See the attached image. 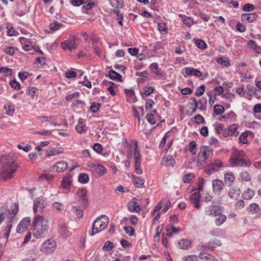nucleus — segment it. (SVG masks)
Wrapping results in <instances>:
<instances>
[{
    "mask_svg": "<svg viewBox=\"0 0 261 261\" xmlns=\"http://www.w3.org/2000/svg\"><path fill=\"white\" fill-rule=\"evenodd\" d=\"M2 156L4 158L1 163L3 166L1 170L0 177L6 181L13 177V175L17 170L18 166L14 161H9L10 155L2 154Z\"/></svg>",
    "mask_w": 261,
    "mask_h": 261,
    "instance_id": "1",
    "label": "nucleus"
},
{
    "mask_svg": "<svg viewBox=\"0 0 261 261\" xmlns=\"http://www.w3.org/2000/svg\"><path fill=\"white\" fill-rule=\"evenodd\" d=\"M44 218L40 215H36L32 222V226L34 227L33 236L36 239H40L45 237L48 233L49 225L47 221L43 223Z\"/></svg>",
    "mask_w": 261,
    "mask_h": 261,
    "instance_id": "2",
    "label": "nucleus"
},
{
    "mask_svg": "<svg viewBox=\"0 0 261 261\" xmlns=\"http://www.w3.org/2000/svg\"><path fill=\"white\" fill-rule=\"evenodd\" d=\"M109 218L106 215H101L100 217H97L94 221L92 228L89 231L90 236H93L100 231L104 230L107 226Z\"/></svg>",
    "mask_w": 261,
    "mask_h": 261,
    "instance_id": "3",
    "label": "nucleus"
},
{
    "mask_svg": "<svg viewBox=\"0 0 261 261\" xmlns=\"http://www.w3.org/2000/svg\"><path fill=\"white\" fill-rule=\"evenodd\" d=\"M78 44V38L75 35H70L68 39L61 42V47L64 50L68 49L71 51L76 48Z\"/></svg>",
    "mask_w": 261,
    "mask_h": 261,
    "instance_id": "4",
    "label": "nucleus"
},
{
    "mask_svg": "<svg viewBox=\"0 0 261 261\" xmlns=\"http://www.w3.org/2000/svg\"><path fill=\"white\" fill-rule=\"evenodd\" d=\"M56 242L52 239H49L45 241L41 245V250L45 253H51L56 249Z\"/></svg>",
    "mask_w": 261,
    "mask_h": 261,
    "instance_id": "5",
    "label": "nucleus"
},
{
    "mask_svg": "<svg viewBox=\"0 0 261 261\" xmlns=\"http://www.w3.org/2000/svg\"><path fill=\"white\" fill-rule=\"evenodd\" d=\"M223 210V207L212 204L211 206H208L205 208V214L208 216H217L221 215Z\"/></svg>",
    "mask_w": 261,
    "mask_h": 261,
    "instance_id": "6",
    "label": "nucleus"
},
{
    "mask_svg": "<svg viewBox=\"0 0 261 261\" xmlns=\"http://www.w3.org/2000/svg\"><path fill=\"white\" fill-rule=\"evenodd\" d=\"M224 167L222 162L219 160H215L211 163L207 165L206 172L212 174L213 172L218 171L221 167Z\"/></svg>",
    "mask_w": 261,
    "mask_h": 261,
    "instance_id": "7",
    "label": "nucleus"
},
{
    "mask_svg": "<svg viewBox=\"0 0 261 261\" xmlns=\"http://www.w3.org/2000/svg\"><path fill=\"white\" fill-rule=\"evenodd\" d=\"M245 158H247V157L244 151L235 149L231 154L229 163L231 164Z\"/></svg>",
    "mask_w": 261,
    "mask_h": 261,
    "instance_id": "8",
    "label": "nucleus"
},
{
    "mask_svg": "<svg viewBox=\"0 0 261 261\" xmlns=\"http://www.w3.org/2000/svg\"><path fill=\"white\" fill-rule=\"evenodd\" d=\"M18 211V205L15 204L13 208L10 210H7L5 212H2L5 214V218L6 217L8 220V223H12L15 215Z\"/></svg>",
    "mask_w": 261,
    "mask_h": 261,
    "instance_id": "9",
    "label": "nucleus"
},
{
    "mask_svg": "<svg viewBox=\"0 0 261 261\" xmlns=\"http://www.w3.org/2000/svg\"><path fill=\"white\" fill-rule=\"evenodd\" d=\"M19 41L22 48L27 51L31 50L35 44L34 41H32L31 39H27L24 37L19 38Z\"/></svg>",
    "mask_w": 261,
    "mask_h": 261,
    "instance_id": "10",
    "label": "nucleus"
},
{
    "mask_svg": "<svg viewBox=\"0 0 261 261\" xmlns=\"http://www.w3.org/2000/svg\"><path fill=\"white\" fill-rule=\"evenodd\" d=\"M31 223V218L29 217L23 218L18 224L16 228V231L17 233H22L25 231L28 226Z\"/></svg>",
    "mask_w": 261,
    "mask_h": 261,
    "instance_id": "11",
    "label": "nucleus"
},
{
    "mask_svg": "<svg viewBox=\"0 0 261 261\" xmlns=\"http://www.w3.org/2000/svg\"><path fill=\"white\" fill-rule=\"evenodd\" d=\"M224 186L223 182L220 179H216L212 181L213 192L218 195L221 194Z\"/></svg>",
    "mask_w": 261,
    "mask_h": 261,
    "instance_id": "12",
    "label": "nucleus"
},
{
    "mask_svg": "<svg viewBox=\"0 0 261 261\" xmlns=\"http://www.w3.org/2000/svg\"><path fill=\"white\" fill-rule=\"evenodd\" d=\"M247 212L251 214H257L256 217L261 218V207L256 203H253L248 207Z\"/></svg>",
    "mask_w": 261,
    "mask_h": 261,
    "instance_id": "13",
    "label": "nucleus"
},
{
    "mask_svg": "<svg viewBox=\"0 0 261 261\" xmlns=\"http://www.w3.org/2000/svg\"><path fill=\"white\" fill-rule=\"evenodd\" d=\"M200 152L204 161L211 158L213 155V149L208 146H202L201 148Z\"/></svg>",
    "mask_w": 261,
    "mask_h": 261,
    "instance_id": "14",
    "label": "nucleus"
},
{
    "mask_svg": "<svg viewBox=\"0 0 261 261\" xmlns=\"http://www.w3.org/2000/svg\"><path fill=\"white\" fill-rule=\"evenodd\" d=\"M200 194L199 192H196L192 194L190 197L191 202L193 203L195 208L199 209L201 207L200 204Z\"/></svg>",
    "mask_w": 261,
    "mask_h": 261,
    "instance_id": "15",
    "label": "nucleus"
},
{
    "mask_svg": "<svg viewBox=\"0 0 261 261\" xmlns=\"http://www.w3.org/2000/svg\"><path fill=\"white\" fill-rule=\"evenodd\" d=\"M72 182V177L70 174L64 176L61 181V186L64 190H69Z\"/></svg>",
    "mask_w": 261,
    "mask_h": 261,
    "instance_id": "16",
    "label": "nucleus"
},
{
    "mask_svg": "<svg viewBox=\"0 0 261 261\" xmlns=\"http://www.w3.org/2000/svg\"><path fill=\"white\" fill-rule=\"evenodd\" d=\"M258 17L256 13H244L241 15V20L245 22H252Z\"/></svg>",
    "mask_w": 261,
    "mask_h": 261,
    "instance_id": "17",
    "label": "nucleus"
},
{
    "mask_svg": "<svg viewBox=\"0 0 261 261\" xmlns=\"http://www.w3.org/2000/svg\"><path fill=\"white\" fill-rule=\"evenodd\" d=\"M59 228V231L63 238H67L69 236V231L66 224L62 220H60L58 224Z\"/></svg>",
    "mask_w": 261,
    "mask_h": 261,
    "instance_id": "18",
    "label": "nucleus"
},
{
    "mask_svg": "<svg viewBox=\"0 0 261 261\" xmlns=\"http://www.w3.org/2000/svg\"><path fill=\"white\" fill-rule=\"evenodd\" d=\"M45 207V204L41 202L40 197H37L34 200L33 209L35 214L39 211H41L42 213Z\"/></svg>",
    "mask_w": 261,
    "mask_h": 261,
    "instance_id": "19",
    "label": "nucleus"
},
{
    "mask_svg": "<svg viewBox=\"0 0 261 261\" xmlns=\"http://www.w3.org/2000/svg\"><path fill=\"white\" fill-rule=\"evenodd\" d=\"M67 163L63 161H59L56 163V165L53 166V168L55 169L57 172L61 173L64 172L67 168Z\"/></svg>",
    "mask_w": 261,
    "mask_h": 261,
    "instance_id": "20",
    "label": "nucleus"
},
{
    "mask_svg": "<svg viewBox=\"0 0 261 261\" xmlns=\"http://www.w3.org/2000/svg\"><path fill=\"white\" fill-rule=\"evenodd\" d=\"M241 191L240 189L237 187H233L230 189L228 192L229 197L234 200H237L241 194Z\"/></svg>",
    "mask_w": 261,
    "mask_h": 261,
    "instance_id": "21",
    "label": "nucleus"
},
{
    "mask_svg": "<svg viewBox=\"0 0 261 261\" xmlns=\"http://www.w3.org/2000/svg\"><path fill=\"white\" fill-rule=\"evenodd\" d=\"M98 176H101L107 173V168L101 164L97 163L93 166Z\"/></svg>",
    "mask_w": 261,
    "mask_h": 261,
    "instance_id": "22",
    "label": "nucleus"
},
{
    "mask_svg": "<svg viewBox=\"0 0 261 261\" xmlns=\"http://www.w3.org/2000/svg\"><path fill=\"white\" fill-rule=\"evenodd\" d=\"M186 73L187 75H194L196 77H199L202 76V72L198 69L193 67L185 68Z\"/></svg>",
    "mask_w": 261,
    "mask_h": 261,
    "instance_id": "23",
    "label": "nucleus"
},
{
    "mask_svg": "<svg viewBox=\"0 0 261 261\" xmlns=\"http://www.w3.org/2000/svg\"><path fill=\"white\" fill-rule=\"evenodd\" d=\"M190 100L191 102H189L188 104L190 105H194V107L192 109V111L190 112L189 111H187L186 112V114L188 116H192L193 114H195L198 108V102L196 98L195 97L191 98Z\"/></svg>",
    "mask_w": 261,
    "mask_h": 261,
    "instance_id": "24",
    "label": "nucleus"
},
{
    "mask_svg": "<svg viewBox=\"0 0 261 261\" xmlns=\"http://www.w3.org/2000/svg\"><path fill=\"white\" fill-rule=\"evenodd\" d=\"M166 44L164 41H158L154 45L153 50L161 54L164 55V45Z\"/></svg>",
    "mask_w": 261,
    "mask_h": 261,
    "instance_id": "25",
    "label": "nucleus"
},
{
    "mask_svg": "<svg viewBox=\"0 0 261 261\" xmlns=\"http://www.w3.org/2000/svg\"><path fill=\"white\" fill-rule=\"evenodd\" d=\"M108 75L110 79L113 81L120 82L122 81L121 75L113 70L109 71Z\"/></svg>",
    "mask_w": 261,
    "mask_h": 261,
    "instance_id": "26",
    "label": "nucleus"
},
{
    "mask_svg": "<svg viewBox=\"0 0 261 261\" xmlns=\"http://www.w3.org/2000/svg\"><path fill=\"white\" fill-rule=\"evenodd\" d=\"M250 161L247 159L245 158L242 160L236 162L234 163L231 164L232 166H240L249 167L251 165Z\"/></svg>",
    "mask_w": 261,
    "mask_h": 261,
    "instance_id": "27",
    "label": "nucleus"
},
{
    "mask_svg": "<svg viewBox=\"0 0 261 261\" xmlns=\"http://www.w3.org/2000/svg\"><path fill=\"white\" fill-rule=\"evenodd\" d=\"M191 247V242L187 239H181L178 242V247L181 249H188Z\"/></svg>",
    "mask_w": 261,
    "mask_h": 261,
    "instance_id": "28",
    "label": "nucleus"
},
{
    "mask_svg": "<svg viewBox=\"0 0 261 261\" xmlns=\"http://www.w3.org/2000/svg\"><path fill=\"white\" fill-rule=\"evenodd\" d=\"M224 178L225 184L228 186H230L235 180L234 174L232 172L225 174Z\"/></svg>",
    "mask_w": 261,
    "mask_h": 261,
    "instance_id": "29",
    "label": "nucleus"
},
{
    "mask_svg": "<svg viewBox=\"0 0 261 261\" xmlns=\"http://www.w3.org/2000/svg\"><path fill=\"white\" fill-rule=\"evenodd\" d=\"M207 249L208 250H213L215 248L221 245V241L219 239H215L210 241L207 243Z\"/></svg>",
    "mask_w": 261,
    "mask_h": 261,
    "instance_id": "30",
    "label": "nucleus"
},
{
    "mask_svg": "<svg viewBox=\"0 0 261 261\" xmlns=\"http://www.w3.org/2000/svg\"><path fill=\"white\" fill-rule=\"evenodd\" d=\"M154 88L151 86H145L144 88V91H140V94L143 99H145L147 96L150 95L154 91Z\"/></svg>",
    "mask_w": 261,
    "mask_h": 261,
    "instance_id": "31",
    "label": "nucleus"
},
{
    "mask_svg": "<svg viewBox=\"0 0 261 261\" xmlns=\"http://www.w3.org/2000/svg\"><path fill=\"white\" fill-rule=\"evenodd\" d=\"M128 209L131 212L138 213L140 210V205L135 201H130L128 204Z\"/></svg>",
    "mask_w": 261,
    "mask_h": 261,
    "instance_id": "32",
    "label": "nucleus"
},
{
    "mask_svg": "<svg viewBox=\"0 0 261 261\" xmlns=\"http://www.w3.org/2000/svg\"><path fill=\"white\" fill-rule=\"evenodd\" d=\"M28 12V11L27 10L26 5L23 4L22 5H20L18 8L17 10L15 11V14L16 15L21 17L25 14H26Z\"/></svg>",
    "mask_w": 261,
    "mask_h": 261,
    "instance_id": "33",
    "label": "nucleus"
},
{
    "mask_svg": "<svg viewBox=\"0 0 261 261\" xmlns=\"http://www.w3.org/2000/svg\"><path fill=\"white\" fill-rule=\"evenodd\" d=\"M134 157L135 163L141 162V155L138 148V143L137 141L135 142Z\"/></svg>",
    "mask_w": 261,
    "mask_h": 261,
    "instance_id": "34",
    "label": "nucleus"
},
{
    "mask_svg": "<svg viewBox=\"0 0 261 261\" xmlns=\"http://www.w3.org/2000/svg\"><path fill=\"white\" fill-rule=\"evenodd\" d=\"M248 45L258 54H261V46H258L255 41L253 40H249L247 42Z\"/></svg>",
    "mask_w": 261,
    "mask_h": 261,
    "instance_id": "35",
    "label": "nucleus"
},
{
    "mask_svg": "<svg viewBox=\"0 0 261 261\" xmlns=\"http://www.w3.org/2000/svg\"><path fill=\"white\" fill-rule=\"evenodd\" d=\"M198 256L200 258L205 259L207 261H217V258L214 256L204 252H200Z\"/></svg>",
    "mask_w": 261,
    "mask_h": 261,
    "instance_id": "36",
    "label": "nucleus"
},
{
    "mask_svg": "<svg viewBox=\"0 0 261 261\" xmlns=\"http://www.w3.org/2000/svg\"><path fill=\"white\" fill-rule=\"evenodd\" d=\"M52 210L54 212L59 213L64 210L63 204L59 202H55L51 205Z\"/></svg>",
    "mask_w": 261,
    "mask_h": 261,
    "instance_id": "37",
    "label": "nucleus"
},
{
    "mask_svg": "<svg viewBox=\"0 0 261 261\" xmlns=\"http://www.w3.org/2000/svg\"><path fill=\"white\" fill-rule=\"evenodd\" d=\"M6 114L9 116H12L15 112V106L11 103H8L4 107Z\"/></svg>",
    "mask_w": 261,
    "mask_h": 261,
    "instance_id": "38",
    "label": "nucleus"
},
{
    "mask_svg": "<svg viewBox=\"0 0 261 261\" xmlns=\"http://www.w3.org/2000/svg\"><path fill=\"white\" fill-rule=\"evenodd\" d=\"M111 5L116 8H122L124 7L123 0H109Z\"/></svg>",
    "mask_w": 261,
    "mask_h": 261,
    "instance_id": "39",
    "label": "nucleus"
},
{
    "mask_svg": "<svg viewBox=\"0 0 261 261\" xmlns=\"http://www.w3.org/2000/svg\"><path fill=\"white\" fill-rule=\"evenodd\" d=\"M254 195V192L250 189L243 192L242 194V197L245 200L251 199Z\"/></svg>",
    "mask_w": 261,
    "mask_h": 261,
    "instance_id": "40",
    "label": "nucleus"
},
{
    "mask_svg": "<svg viewBox=\"0 0 261 261\" xmlns=\"http://www.w3.org/2000/svg\"><path fill=\"white\" fill-rule=\"evenodd\" d=\"M218 216L215 220V224L217 226H220L226 221L227 217L223 214L218 215Z\"/></svg>",
    "mask_w": 261,
    "mask_h": 261,
    "instance_id": "41",
    "label": "nucleus"
},
{
    "mask_svg": "<svg viewBox=\"0 0 261 261\" xmlns=\"http://www.w3.org/2000/svg\"><path fill=\"white\" fill-rule=\"evenodd\" d=\"M89 180V177L87 173H81L78 176V181L82 184H87Z\"/></svg>",
    "mask_w": 261,
    "mask_h": 261,
    "instance_id": "42",
    "label": "nucleus"
},
{
    "mask_svg": "<svg viewBox=\"0 0 261 261\" xmlns=\"http://www.w3.org/2000/svg\"><path fill=\"white\" fill-rule=\"evenodd\" d=\"M166 229L167 231V236L169 237H171L173 233H177L180 230L179 227H175L174 226H172L171 228H166Z\"/></svg>",
    "mask_w": 261,
    "mask_h": 261,
    "instance_id": "43",
    "label": "nucleus"
},
{
    "mask_svg": "<svg viewBox=\"0 0 261 261\" xmlns=\"http://www.w3.org/2000/svg\"><path fill=\"white\" fill-rule=\"evenodd\" d=\"M15 48L10 46H6L2 49L3 52L10 56H13L15 54Z\"/></svg>",
    "mask_w": 261,
    "mask_h": 261,
    "instance_id": "44",
    "label": "nucleus"
},
{
    "mask_svg": "<svg viewBox=\"0 0 261 261\" xmlns=\"http://www.w3.org/2000/svg\"><path fill=\"white\" fill-rule=\"evenodd\" d=\"M225 111L224 107L220 105H216L214 107V112L217 115L222 114Z\"/></svg>",
    "mask_w": 261,
    "mask_h": 261,
    "instance_id": "45",
    "label": "nucleus"
},
{
    "mask_svg": "<svg viewBox=\"0 0 261 261\" xmlns=\"http://www.w3.org/2000/svg\"><path fill=\"white\" fill-rule=\"evenodd\" d=\"M63 25L62 23L55 21L49 24V29L53 31H56L59 30Z\"/></svg>",
    "mask_w": 261,
    "mask_h": 261,
    "instance_id": "46",
    "label": "nucleus"
},
{
    "mask_svg": "<svg viewBox=\"0 0 261 261\" xmlns=\"http://www.w3.org/2000/svg\"><path fill=\"white\" fill-rule=\"evenodd\" d=\"M149 68H150L152 72H154L157 75H161V72L159 70V65L157 63H151Z\"/></svg>",
    "mask_w": 261,
    "mask_h": 261,
    "instance_id": "47",
    "label": "nucleus"
},
{
    "mask_svg": "<svg viewBox=\"0 0 261 261\" xmlns=\"http://www.w3.org/2000/svg\"><path fill=\"white\" fill-rule=\"evenodd\" d=\"M135 185L138 188H141L144 184V180L141 177L134 176Z\"/></svg>",
    "mask_w": 261,
    "mask_h": 261,
    "instance_id": "48",
    "label": "nucleus"
},
{
    "mask_svg": "<svg viewBox=\"0 0 261 261\" xmlns=\"http://www.w3.org/2000/svg\"><path fill=\"white\" fill-rule=\"evenodd\" d=\"M72 210L78 218H81L83 217V210L80 209L79 206H73L72 207Z\"/></svg>",
    "mask_w": 261,
    "mask_h": 261,
    "instance_id": "49",
    "label": "nucleus"
},
{
    "mask_svg": "<svg viewBox=\"0 0 261 261\" xmlns=\"http://www.w3.org/2000/svg\"><path fill=\"white\" fill-rule=\"evenodd\" d=\"M77 194L80 196L81 199L83 201L87 200L86 197V190L84 188L79 189L77 191Z\"/></svg>",
    "mask_w": 261,
    "mask_h": 261,
    "instance_id": "50",
    "label": "nucleus"
},
{
    "mask_svg": "<svg viewBox=\"0 0 261 261\" xmlns=\"http://www.w3.org/2000/svg\"><path fill=\"white\" fill-rule=\"evenodd\" d=\"M228 130L231 133L232 136H237L238 135L239 133L237 132L238 126L237 124H233L228 127Z\"/></svg>",
    "mask_w": 261,
    "mask_h": 261,
    "instance_id": "51",
    "label": "nucleus"
},
{
    "mask_svg": "<svg viewBox=\"0 0 261 261\" xmlns=\"http://www.w3.org/2000/svg\"><path fill=\"white\" fill-rule=\"evenodd\" d=\"M124 93L127 95H129L130 98H132V102H135L137 101V97L135 95V91L133 89H124Z\"/></svg>",
    "mask_w": 261,
    "mask_h": 261,
    "instance_id": "52",
    "label": "nucleus"
},
{
    "mask_svg": "<svg viewBox=\"0 0 261 261\" xmlns=\"http://www.w3.org/2000/svg\"><path fill=\"white\" fill-rule=\"evenodd\" d=\"M217 62L222 66L228 67L230 66V63L227 59H224L222 57H219L217 59Z\"/></svg>",
    "mask_w": 261,
    "mask_h": 261,
    "instance_id": "53",
    "label": "nucleus"
},
{
    "mask_svg": "<svg viewBox=\"0 0 261 261\" xmlns=\"http://www.w3.org/2000/svg\"><path fill=\"white\" fill-rule=\"evenodd\" d=\"M195 45L200 49H204L207 47L206 43L201 39H197L195 41Z\"/></svg>",
    "mask_w": 261,
    "mask_h": 261,
    "instance_id": "54",
    "label": "nucleus"
},
{
    "mask_svg": "<svg viewBox=\"0 0 261 261\" xmlns=\"http://www.w3.org/2000/svg\"><path fill=\"white\" fill-rule=\"evenodd\" d=\"M100 107L101 104L100 103L95 102L92 103L90 110L92 112L96 113L99 111Z\"/></svg>",
    "mask_w": 261,
    "mask_h": 261,
    "instance_id": "55",
    "label": "nucleus"
},
{
    "mask_svg": "<svg viewBox=\"0 0 261 261\" xmlns=\"http://www.w3.org/2000/svg\"><path fill=\"white\" fill-rule=\"evenodd\" d=\"M205 90V86L204 85H202L196 89L195 95L198 97H200L204 93Z\"/></svg>",
    "mask_w": 261,
    "mask_h": 261,
    "instance_id": "56",
    "label": "nucleus"
},
{
    "mask_svg": "<svg viewBox=\"0 0 261 261\" xmlns=\"http://www.w3.org/2000/svg\"><path fill=\"white\" fill-rule=\"evenodd\" d=\"M236 116V114L233 111H231L228 114L221 116L219 118V120L222 121L223 120L228 119L230 117L234 118Z\"/></svg>",
    "mask_w": 261,
    "mask_h": 261,
    "instance_id": "57",
    "label": "nucleus"
},
{
    "mask_svg": "<svg viewBox=\"0 0 261 261\" xmlns=\"http://www.w3.org/2000/svg\"><path fill=\"white\" fill-rule=\"evenodd\" d=\"M189 150L192 153L195 155L196 153V143L195 141H191L189 144Z\"/></svg>",
    "mask_w": 261,
    "mask_h": 261,
    "instance_id": "58",
    "label": "nucleus"
},
{
    "mask_svg": "<svg viewBox=\"0 0 261 261\" xmlns=\"http://www.w3.org/2000/svg\"><path fill=\"white\" fill-rule=\"evenodd\" d=\"M154 104V101L151 99H148L145 103V109L146 111L150 112L151 109L153 108V105Z\"/></svg>",
    "mask_w": 261,
    "mask_h": 261,
    "instance_id": "59",
    "label": "nucleus"
},
{
    "mask_svg": "<svg viewBox=\"0 0 261 261\" xmlns=\"http://www.w3.org/2000/svg\"><path fill=\"white\" fill-rule=\"evenodd\" d=\"M113 247V243L110 241H108L105 243L102 249L103 250L105 251H110L112 249Z\"/></svg>",
    "mask_w": 261,
    "mask_h": 261,
    "instance_id": "60",
    "label": "nucleus"
},
{
    "mask_svg": "<svg viewBox=\"0 0 261 261\" xmlns=\"http://www.w3.org/2000/svg\"><path fill=\"white\" fill-rule=\"evenodd\" d=\"M85 106V102L82 100H74L73 101L72 106L73 108H77L79 107L83 108Z\"/></svg>",
    "mask_w": 261,
    "mask_h": 261,
    "instance_id": "61",
    "label": "nucleus"
},
{
    "mask_svg": "<svg viewBox=\"0 0 261 261\" xmlns=\"http://www.w3.org/2000/svg\"><path fill=\"white\" fill-rule=\"evenodd\" d=\"M240 177L241 179L244 181H248L251 179V176L248 172L244 171L241 173Z\"/></svg>",
    "mask_w": 261,
    "mask_h": 261,
    "instance_id": "62",
    "label": "nucleus"
},
{
    "mask_svg": "<svg viewBox=\"0 0 261 261\" xmlns=\"http://www.w3.org/2000/svg\"><path fill=\"white\" fill-rule=\"evenodd\" d=\"M214 126L215 129L217 134H220L221 133H223L224 127L222 123H215Z\"/></svg>",
    "mask_w": 261,
    "mask_h": 261,
    "instance_id": "63",
    "label": "nucleus"
},
{
    "mask_svg": "<svg viewBox=\"0 0 261 261\" xmlns=\"http://www.w3.org/2000/svg\"><path fill=\"white\" fill-rule=\"evenodd\" d=\"M183 261H199L196 255H187L182 257Z\"/></svg>",
    "mask_w": 261,
    "mask_h": 261,
    "instance_id": "64",
    "label": "nucleus"
}]
</instances>
